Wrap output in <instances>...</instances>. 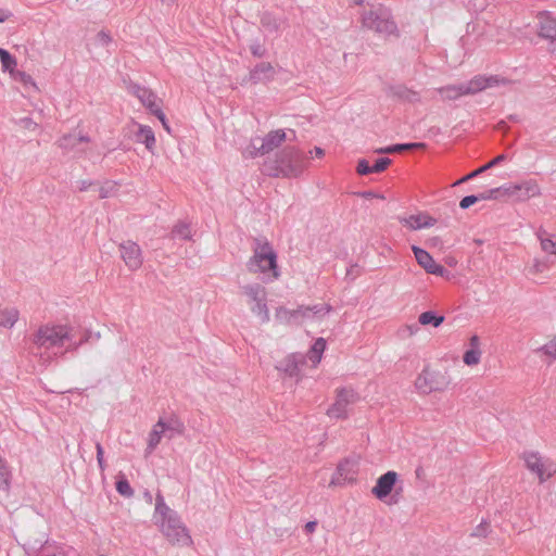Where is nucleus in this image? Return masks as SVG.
Listing matches in <instances>:
<instances>
[{
	"label": "nucleus",
	"mask_w": 556,
	"mask_h": 556,
	"mask_svg": "<svg viewBox=\"0 0 556 556\" xmlns=\"http://www.w3.org/2000/svg\"><path fill=\"white\" fill-rule=\"evenodd\" d=\"M154 520L162 534L172 545L179 547L192 545V538L188 529L161 496L156 497Z\"/></svg>",
	"instance_id": "nucleus-1"
},
{
	"label": "nucleus",
	"mask_w": 556,
	"mask_h": 556,
	"mask_svg": "<svg viewBox=\"0 0 556 556\" xmlns=\"http://www.w3.org/2000/svg\"><path fill=\"white\" fill-rule=\"evenodd\" d=\"M453 384L450 369L434 364L425 365L414 380L415 391L422 396L445 393Z\"/></svg>",
	"instance_id": "nucleus-2"
},
{
	"label": "nucleus",
	"mask_w": 556,
	"mask_h": 556,
	"mask_svg": "<svg viewBox=\"0 0 556 556\" xmlns=\"http://www.w3.org/2000/svg\"><path fill=\"white\" fill-rule=\"evenodd\" d=\"M72 338V327L68 324L47 323L41 325L34 333L33 343L37 349L47 352L62 348L65 341Z\"/></svg>",
	"instance_id": "nucleus-3"
},
{
	"label": "nucleus",
	"mask_w": 556,
	"mask_h": 556,
	"mask_svg": "<svg viewBox=\"0 0 556 556\" xmlns=\"http://www.w3.org/2000/svg\"><path fill=\"white\" fill-rule=\"evenodd\" d=\"M251 273H260L269 279L279 277L277 254L268 242H257L248 263Z\"/></svg>",
	"instance_id": "nucleus-4"
},
{
	"label": "nucleus",
	"mask_w": 556,
	"mask_h": 556,
	"mask_svg": "<svg viewBox=\"0 0 556 556\" xmlns=\"http://www.w3.org/2000/svg\"><path fill=\"white\" fill-rule=\"evenodd\" d=\"M362 22L366 28L376 31L383 38L399 35L397 26L391 18L389 10L381 5L365 12Z\"/></svg>",
	"instance_id": "nucleus-5"
},
{
	"label": "nucleus",
	"mask_w": 556,
	"mask_h": 556,
	"mask_svg": "<svg viewBox=\"0 0 556 556\" xmlns=\"http://www.w3.org/2000/svg\"><path fill=\"white\" fill-rule=\"evenodd\" d=\"M330 312V306L327 304L315 305L314 307H301L296 311H289L287 308H278L275 317L280 323H305V321H319Z\"/></svg>",
	"instance_id": "nucleus-6"
},
{
	"label": "nucleus",
	"mask_w": 556,
	"mask_h": 556,
	"mask_svg": "<svg viewBox=\"0 0 556 556\" xmlns=\"http://www.w3.org/2000/svg\"><path fill=\"white\" fill-rule=\"evenodd\" d=\"M304 169V157L300 150L289 147L283 149L277 160L274 175L285 177H295Z\"/></svg>",
	"instance_id": "nucleus-7"
},
{
	"label": "nucleus",
	"mask_w": 556,
	"mask_h": 556,
	"mask_svg": "<svg viewBox=\"0 0 556 556\" xmlns=\"http://www.w3.org/2000/svg\"><path fill=\"white\" fill-rule=\"evenodd\" d=\"M526 468L536 476L540 483H544L556 475V463L541 456L536 452H525L522 454Z\"/></svg>",
	"instance_id": "nucleus-8"
},
{
	"label": "nucleus",
	"mask_w": 556,
	"mask_h": 556,
	"mask_svg": "<svg viewBox=\"0 0 556 556\" xmlns=\"http://www.w3.org/2000/svg\"><path fill=\"white\" fill-rule=\"evenodd\" d=\"M357 401L358 394L354 389H338L333 403L327 409V416L332 419H346L349 417L350 407Z\"/></svg>",
	"instance_id": "nucleus-9"
},
{
	"label": "nucleus",
	"mask_w": 556,
	"mask_h": 556,
	"mask_svg": "<svg viewBox=\"0 0 556 556\" xmlns=\"http://www.w3.org/2000/svg\"><path fill=\"white\" fill-rule=\"evenodd\" d=\"M399 480H400V475L396 471L389 470V471L384 472L383 475L378 477V479L376 480V483L374 484V486L370 490L371 495L376 500H378L387 505L396 504L397 500H394V496L392 495V493H393Z\"/></svg>",
	"instance_id": "nucleus-10"
},
{
	"label": "nucleus",
	"mask_w": 556,
	"mask_h": 556,
	"mask_svg": "<svg viewBox=\"0 0 556 556\" xmlns=\"http://www.w3.org/2000/svg\"><path fill=\"white\" fill-rule=\"evenodd\" d=\"M245 302L249 308L262 323L269 320V312L266 305V290L260 285L244 288Z\"/></svg>",
	"instance_id": "nucleus-11"
},
{
	"label": "nucleus",
	"mask_w": 556,
	"mask_h": 556,
	"mask_svg": "<svg viewBox=\"0 0 556 556\" xmlns=\"http://www.w3.org/2000/svg\"><path fill=\"white\" fill-rule=\"evenodd\" d=\"M501 190V188H498ZM505 195L515 198L519 202H525L541 195V188L536 180L527 179L502 188Z\"/></svg>",
	"instance_id": "nucleus-12"
},
{
	"label": "nucleus",
	"mask_w": 556,
	"mask_h": 556,
	"mask_svg": "<svg viewBox=\"0 0 556 556\" xmlns=\"http://www.w3.org/2000/svg\"><path fill=\"white\" fill-rule=\"evenodd\" d=\"M285 140V131L275 130L269 132L264 139L253 140L252 143L245 149V153L251 157L264 155L279 147Z\"/></svg>",
	"instance_id": "nucleus-13"
},
{
	"label": "nucleus",
	"mask_w": 556,
	"mask_h": 556,
	"mask_svg": "<svg viewBox=\"0 0 556 556\" xmlns=\"http://www.w3.org/2000/svg\"><path fill=\"white\" fill-rule=\"evenodd\" d=\"M357 464L353 460L344 459L338 464L329 485L342 486L344 484H353L357 481Z\"/></svg>",
	"instance_id": "nucleus-14"
},
{
	"label": "nucleus",
	"mask_w": 556,
	"mask_h": 556,
	"mask_svg": "<svg viewBox=\"0 0 556 556\" xmlns=\"http://www.w3.org/2000/svg\"><path fill=\"white\" fill-rule=\"evenodd\" d=\"M539 36L549 41V52L556 58V17L548 13L538 16Z\"/></svg>",
	"instance_id": "nucleus-15"
},
{
	"label": "nucleus",
	"mask_w": 556,
	"mask_h": 556,
	"mask_svg": "<svg viewBox=\"0 0 556 556\" xmlns=\"http://www.w3.org/2000/svg\"><path fill=\"white\" fill-rule=\"evenodd\" d=\"M505 80L497 76H483L477 75L467 83H463L464 92L466 96H472L478 92L484 91L490 88L504 85Z\"/></svg>",
	"instance_id": "nucleus-16"
},
{
	"label": "nucleus",
	"mask_w": 556,
	"mask_h": 556,
	"mask_svg": "<svg viewBox=\"0 0 556 556\" xmlns=\"http://www.w3.org/2000/svg\"><path fill=\"white\" fill-rule=\"evenodd\" d=\"M122 258L131 270H137L142 265V253L140 247L132 241H126L119 245Z\"/></svg>",
	"instance_id": "nucleus-17"
},
{
	"label": "nucleus",
	"mask_w": 556,
	"mask_h": 556,
	"mask_svg": "<svg viewBox=\"0 0 556 556\" xmlns=\"http://www.w3.org/2000/svg\"><path fill=\"white\" fill-rule=\"evenodd\" d=\"M415 258L419 266H421L428 274L443 276L445 268L438 264L433 257L424 249L416 245L412 247Z\"/></svg>",
	"instance_id": "nucleus-18"
},
{
	"label": "nucleus",
	"mask_w": 556,
	"mask_h": 556,
	"mask_svg": "<svg viewBox=\"0 0 556 556\" xmlns=\"http://www.w3.org/2000/svg\"><path fill=\"white\" fill-rule=\"evenodd\" d=\"M482 349L480 338L477 334L470 337L468 349L463 354V363L468 367H476L481 363Z\"/></svg>",
	"instance_id": "nucleus-19"
},
{
	"label": "nucleus",
	"mask_w": 556,
	"mask_h": 556,
	"mask_svg": "<svg viewBox=\"0 0 556 556\" xmlns=\"http://www.w3.org/2000/svg\"><path fill=\"white\" fill-rule=\"evenodd\" d=\"M401 223L410 230H418L434 226L435 219L428 214L419 213L401 218Z\"/></svg>",
	"instance_id": "nucleus-20"
},
{
	"label": "nucleus",
	"mask_w": 556,
	"mask_h": 556,
	"mask_svg": "<svg viewBox=\"0 0 556 556\" xmlns=\"http://www.w3.org/2000/svg\"><path fill=\"white\" fill-rule=\"evenodd\" d=\"M136 138L139 142H142L150 152L154 151L156 139L150 126L138 124Z\"/></svg>",
	"instance_id": "nucleus-21"
},
{
	"label": "nucleus",
	"mask_w": 556,
	"mask_h": 556,
	"mask_svg": "<svg viewBox=\"0 0 556 556\" xmlns=\"http://www.w3.org/2000/svg\"><path fill=\"white\" fill-rule=\"evenodd\" d=\"M131 93L139 99V101L150 111L157 106L156 98L153 92L147 88L135 86L131 88Z\"/></svg>",
	"instance_id": "nucleus-22"
},
{
	"label": "nucleus",
	"mask_w": 556,
	"mask_h": 556,
	"mask_svg": "<svg viewBox=\"0 0 556 556\" xmlns=\"http://www.w3.org/2000/svg\"><path fill=\"white\" fill-rule=\"evenodd\" d=\"M325 350L326 340L324 338L316 339L314 344L307 352V358L312 363L313 367H316L320 363Z\"/></svg>",
	"instance_id": "nucleus-23"
},
{
	"label": "nucleus",
	"mask_w": 556,
	"mask_h": 556,
	"mask_svg": "<svg viewBox=\"0 0 556 556\" xmlns=\"http://www.w3.org/2000/svg\"><path fill=\"white\" fill-rule=\"evenodd\" d=\"M167 427L162 421L159 420L152 428V430L149 433L148 437V451L152 452L157 446V444L161 442L162 437L164 432L166 431Z\"/></svg>",
	"instance_id": "nucleus-24"
},
{
	"label": "nucleus",
	"mask_w": 556,
	"mask_h": 556,
	"mask_svg": "<svg viewBox=\"0 0 556 556\" xmlns=\"http://www.w3.org/2000/svg\"><path fill=\"white\" fill-rule=\"evenodd\" d=\"M18 320V311L13 307H0V329H10Z\"/></svg>",
	"instance_id": "nucleus-25"
},
{
	"label": "nucleus",
	"mask_w": 556,
	"mask_h": 556,
	"mask_svg": "<svg viewBox=\"0 0 556 556\" xmlns=\"http://www.w3.org/2000/svg\"><path fill=\"white\" fill-rule=\"evenodd\" d=\"M506 159V156L504 154H500L497 155L496 157H494L493 160H491L489 163L484 164L483 166L479 167L478 169L471 172L470 174L464 176L463 178H460L459 180H457L454 186L456 185H460L463 182H466L468 181L469 179H472L475 178L476 176L484 173L485 170H488L489 168H492L493 166L500 164L501 162H503L504 160Z\"/></svg>",
	"instance_id": "nucleus-26"
},
{
	"label": "nucleus",
	"mask_w": 556,
	"mask_h": 556,
	"mask_svg": "<svg viewBox=\"0 0 556 556\" xmlns=\"http://www.w3.org/2000/svg\"><path fill=\"white\" fill-rule=\"evenodd\" d=\"M444 316L438 315L432 311H426L419 314L418 323L421 326H431L433 328L440 327L444 323Z\"/></svg>",
	"instance_id": "nucleus-27"
},
{
	"label": "nucleus",
	"mask_w": 556,
	"mask_h": 556,
	"mask_svg": "<svg viewBox=\"0 0 556 556\" xmlns=\"http://www.w3.org/2000/svg\"><path fill=\"white\" fill-rule=\"evenodd\" d=\"M498 191H500V189H492L488 192L481 193L480 195H467L460 200L459 206L463 210L469 208L471 205L476 204L479 200L493 199L494 194Z\"/></svg>",
	"instance_id": "nucleus-28"
},
{
	"label": "nucleus",
	"mask_w": 556,
	"mask_h": 556,
	"mask_svg": "<svg viewBox=\"0 0 556 556\" xmlns=\"http://www.w3.org/2000/svg\"><path fill=\"white\" fill-rule=\"evenodd\" d=\"M299 362H300V357L298 355H295V354L289 355L283 361L280 362L279 369L283 370L285 372H287L290 376H294L300 370Z\"/></svg>",
	"instance_id": "nucleus-29"
},
{
	"label": "nucleus",
	"mask_w": 556,
	"mask_h": 556,
	"mask_svg": "<svg viewBox=\"0 0 556 556\" xmlns=\"http://www.w3.org/2000/svg\"><path fill=\"white\" fill-rule=\"evenodd\" d=\"M541 249L548 254H556V232H542L540 235Z\"/></svg>",
	"instance_id": "nucleus-30"
},
{
	"label": "nucleus",
	"mask_w": 556,
	"mask_h": 556,
	"mask_svg": "<svg viewBox=\"0 0 556 556\" xmlns=\"http://www.w3.org/2000/svg\"><path fill=\"white\" fill-rule=\"evenodd\" d=\"M439 92L443 99L447 100H455L466 96L463 84L442 87L439 89Z\"/></svg>",
	"instance_id": "nucleus-31"
},
{
	"label": "nucleus",
	"mask_w": 556,
	"mask_h": 556,
	"mask_svg": "<svg viewBox=\"0 0 556 556\" xmlns=\"http://www.w3.org/2000/svg\"><path fill=\"white\" fill-rule=\"evenodd\" d=\"M0 61L3 72H8L11 75L17 70L16 59L2 48H0Z\"/></svg>",
	"instance_id": "nucleus-32"
},
{
	"label": "nucleus",
	"mask_w": 556,
	"mask_h": 556,
	"mask_svg": "<svg viewBox=\"0 0 556 556\" xmlns=\"http://www.w3.org/2000/svg\"><path fill=\"white\" fill-rule=\"evenodd\" d=\"M424 146H425L424 143L394 144V146L377 149L376 152L377 153H395V152H401L404 150L422 148Z\"/></svg>",
	"instance_id": "nucleus-33"
},
{
	"label": "nucleus",
	"mask_w": 556,
	"mask_h": 556,
	"mask_svg": "<svg viewBox=\"0 0 556 556\" xmlns=\"http://www.w3.org/2000/svg\"><path fill=\"white\" fill-rule=\"evenodd\" d=\"M10 77L18 83H21L22 85H24L25 87L27 86H33L35 87V81L33 80L31 76L28 75L27 73L25 72H22V71H18L16 70L15 72H13Z\"/></svg>",
	"instance_id": "nucleus-34"
},
{
	"label": "nucleus",
	"mask_w": 556,
	"mask_h": 556,
	"mask_svg": "<svg viewBox=\"0 0 556 556\" xmlns=\"http://www.w3.org/2000/svg\"><path fill=\"white\" fill-rule=\"evenodd\" d=\"M547 270V265L539 260H534L533 264L527 267V273L530 276L536 277Z\"/></svg>",
	"instance_id": "nucleus-35"
},
{
	"label": "nucleus",
	"mask_w": 556,
	"mask_h": 556,
	"mask_svg": "<svg viewBox=\"0 0 556 556\" xmlns=\"http://www.w3.org/2000/svg\"><path fill=\"white\" fill-rule=\"evenodd\" d=\"M544 355L551 358H556V334L551 337L541 348Z\"/></svg>",
	"instance_id": "nucleus-36"
},
{
	"label": "nucleus",
	"mask_w": 556,
	"mask_h": 556,
	"mask_svg": "<svg viewBox=\"0 0 556 556\" xmlns=\"http://www.w3.org/2000/svg\"><path fill=\"white\" fill-rule=\"evenodd\" d=\"M116 490L124 496H131L134 491L127 480L122 479L116 482Z\"/></svg>",
	"instance_id": "nucleus-37"
},
{
	"label": "nucleus",
	"mask_w": 556,
	"mask_h": 556,
	"mask_svg": "<svg viewBox=\"0 0 556 556\" xmlns=\"http://www.w3.org/2000/svg\"><path fill=\"white\" fill-rule=\"evenodd\" d=\"M391 164V160L388 157L379 159L374 166H371L372 173H382Z\"/></svg>",
	"instance_id": "nucleus-38"
},
{
	"label": "nucleus",
	"mask_w": 556,
	"mask_h": 556,
	"mask_svg": "<svg viewBox=\"0 0 556 556\" xmlns=\"http://www.w3.org/2000/svg\"><path fill=\"white\" fill-rule=\"evenodd\" d=\"M356 170L359 175H368V174L372 173L371 166L364 159L358 161Z\"/></svg>",
	"instance_id": "nucleus-39"
},
{
	"label": "nucleus",
	"mask_w": 556,
	"mask_h": 556,
	"mask_svg": "<svg viewBox=\"0 0 556 556\" xmlns=\"http://www.w3.org/2000/svg\"><path fill=\"white\" fill-rule=\"evenodd\" d=\"M96 450H97V460H98L99 467L101 470H104L105 466H104V459H103V455H104L103 447L100 443H97Z\"/></svg>",
	"instance_id": "nucleus-40"
},
{
	"label": "nucleus",
	"mask_w": 556,
	"mask_h": 556,
	"mask_svg": "<svg viewBox=\"0 0 556 556\" xmlns=\"http://www.w3.org/2000/svg\"><path fill=\"white\" fill-rule=\"evenodd\" d=\"M151 112L161 121L162 124L167 123L165 115L159 105L155 106V109H153Z\"/></svg>",
	"instance_id": "nucleus-41"
},
{
	"label": "nucleus",
	"mask_w": 556,
	"mask_h": 556,
	"mask_svg": "<svg viewBox=\"0 0 556 556\" xmlns=\"http://www.w3.org/2000/svg\"><path fill=\"white\" fill-rule=\"evenodd\" d=\"M309 153L314 154L318 159H323L325 155V151L319 147H315L312 151H309Z\"/></svg>",
	"instance_id": "nucleus-42"
},
{
	"label": "nucleus",
	"mask_w": 556,
	"mask_h": 556,
	"mask_svg": "<svg viewBox=\"0 0 556 556\" xmlns=\"http://www.w3.org/2000/svg\"><path fill=\"white\" fill-rule=\"evenodd\" d=\"M162 5H173L177 0H157Z\"/></svg>",
	"instance_id": "nucleus-43"
},
{
	"label": "nucleus",
	"mask_w": 556,
	"mask_h": 556,
	"mask_svg": "<svg viewBox=\"0 0 556 556\" xmlns=\"http://www.w3.org/2000/svg\"><path fill=\"white\" fill-rule=\"evenodd\" d=\"M306 529H307L308 531H314V529H315V522H308V523L306 525Z\"/></svg>",
	"instance_id": "nucleus-44"
},
{
	"label": "nucleus",
	"mask_w": 556,
	"mask_h": 556,
	"mask_svg": "<svg viewBox=\"0 0 556 556\" xmlns=\"http://www.w3.org/2000/svg\"><path fill=\"white\" fill-rule=\"evenodd\" d=\"M8 17H9V14L2 13V14L0 15V22H4V21H7V20H8Z\"/></svg>",
	"instance_id": "nucleus-45"
},
{
	"label": "nucleus",
	"mask_w": 556,
	"mask_h": 556,
	"mask_svg": "<svg viewBox=\"0 0 556 556\" xmlns=\"http://www.w3.org/2000/svg\"><path fill=\"white\" fill-rule=\"evenodd\" d=\"M162 125H163L164 129H165L167 132H170V128H169L168 123H164V124H162Z\"/></svg>",
	"instance_id": "nucleus-46"
},
{
	"label": "nucleus",
	"mask_w": 556,
	"mask_h": 556,
	"mask_svg": "<svg viewBox=\"0 0 556 556\" xmlns=\"http://www.w3.org/2000/svg\"><path fill=\"white\" fill-rule=\"evenodd\" d=\"M350 1L357 5H359L364 2V0H350Z\"/></svg>",
	"instance_id": "nucleus-47"
}]
</instances>
